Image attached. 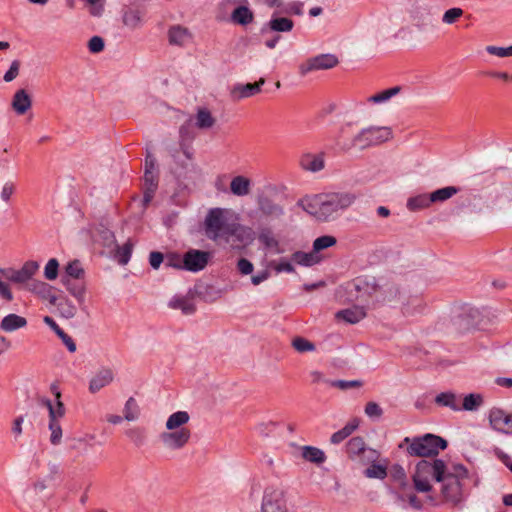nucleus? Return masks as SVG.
<instances>
[{
    "instance_id": "nucleus-27",
    "label": "nucleus",
    "mask_w": 512,
    "mask_h": 512,
    "mask_svg": "<svg viewBox=\"0 0 512 512\" xmlns=\"http://www.w3.org/2000/svg\"><path fill=\"white\" fill-rule=\"evenodd\" d=\"M29 290L37 294L43 300H47L51 305H56L58 297L53 293L54 288L45 282L34 281Z\"/></svg>"
},
{
    "instance_id": "nucleus-60",
    "label": "nucleus",
    "mask_w": 512,
    "mask_h": 512,
    "mask_svg": "<svg viewBox=\"0 0 512 512\" xmlns=\"http://www.w3.org/2000/svg\"><path fill=\"white\" fill-rule=\"evenodd\" d=\"M49 430L51 431L50 442L52 445H59L62 439V428L60 422L49 421Z\"/></svg>"
},
{
    "instance_id": "nucleus-29",
    "label": "nucleus",
    "mask_w": 512,
    "mask_h": 512,
    "mask_svg": "<svg viewBox=\"0 0 512 512\" xmlns=\"http://www.w3.org/2000/svg\"><path fill=\"white\" fill-rule=\"evenodd\" d=\"M43 321L45 324H47L55 333L56 335L62 340L63 344L67 347L69 352H75L76 351V344L74 340L64 332L63 329L59 327V325L54 321V319L50 316H45L43 318Z\"/></svg>"
},
{
    "instance_id": "nucleus-36",
    "label": "nucleus",
    "mask_w": 512,
    "mask_h": 512,
    "mask_svg": "<svg viewBox=\"0 0 512 512\" xmlns=\"http://www.w3.org/2000/svg\"><path fill=\"white\" fill-rule=\"evenodd\" d=\"M302 457L317 465L324 463L326 460L325 453L321 449L313 446H304L302 448Z\"/></svg>"
},
{
    "instance_id": "nucleus-4",
    "label": "nucleus",
    "mask_w": 512,
    "mask_h": 512,
    "mask_svg": "<svg viewBox=\"0 0 512 512\" xmlns=\"http://www.w3.org/2000/svg\"><path fill=\"white\" fill-rule=\"evenodd\" d=\"M448 446L446 439L431 433L417 437H405L398 445L400 449L406 447V453L413 457H436L440 450H445Z\"/></svg>"
},
{
    "instance_id": "nucleus-45",
    "label": "nucleus",
    "mask_w": 512,
    "mask_h": 512,
    "mask_svg": "<svg viewBox=\"0 0 512 512\" xmlns=\"http://www.w3.org/2000/svg\"><path fill=\"white\" fill-rule=\"evenodd\" d=\"M215 123V118L206 108H200L196 115V126L200 129L211 128Z\"/></svg>"
},
{
    "instance_id": "nucleus-33",
    "label": "nucleus",
    "mask_w": 512,
    "mask_h": 512,
    "mask_svg": "<svg viewBox=\"0 0 512 512\" xmlns=\"http://www.w3.org/2000/svg\"><path fill=\"white\" fill-rule=\"evenodd\" d=\"M251 181L245 176H235L230 183V190L236 196H245L250 192Z\"/></svg>"
},
{
    "instance_id": "nucleus-58",
    "label": "nucleus",
    "mask_w": 512,
    "mask_h": 512,
    "mask_svg": "<svg viewBox=\"0 0 512 512\" xmlns=\"http://www.w3.org/2000/svg\"><path fill=\"white\" fill-rule=\"evenodd\" d=\"M59 262L56 258H51L44 269V276L47 280H55L58 277Z\"/></svg>"
},
{
    "instance_id": "nucleus-3",
    "label": "nucleus",
    "mask_w": 512,
    "mask_h": 512,
    "mask_svg": "<svg viewBox=\"0 0 512 512\" xmlns=\"http://www.w3.org/2000/svg\"><path fill=\"white\" fill-rule=\"evenodd\" d=\"M468 477V470L462 464H455L451 469L446 470L441 480L436 482L440 484V493L437 496L438 504L440 502L457 506L463 500V491L461 480Z\"/></svg>"
},
{
    "instance_id": "nucleus-48",
    "label": "nucleus",
    "mask_w": 512,
    "mask_h": 512,
    "mask_svg": "<svg viewBox=\"0 0 512 512\" xmlns=\"http://www.w3.org/2000/svg\"><path fill=\"white\" fill-rule=\"evenodd\" d=\"M124 419L127 421L137 420L140 416V408L134 397H129L124 406Z\"/></svg>"
},
{
    "instance_id": "nucleus-47",
    "label": "nucleus",
    "mask_w": 512,
    "mask_h": 512,
    "mask_svg": "<svg viewBox=\"0 0 512 512\" xmlns=\"http://www.w3.org/2000/svg\"><path fill=\"white\" fill-rule=\"evenodd\" d=\"M63 276H69L70 279L82 280L85 276V271L82 268L81 262L77 259L70 261L65 267V274Z\"/></svg>"
},
{
    "instance_id": "nucleus-7",
    "label": "nucleus",
    "mask_w": 512,
    "mask_h": 512,
    "mask_svg": "<svg viewBox=\"0 0 512 512\" xmlns=\"http://www.w3.org/2000/svg\"><path fill=\"white\" fill-rule=\"evenodd\" d=\"M392 137V131L388 127H369L362 129L355 135L358 148L363 150L388 141Z\"/></svg>"
},
{
    "instance_id": "nucleus-30",
    "label": "nucleus",
    "mask_w": 512,
    "mask_h": 512,
    "mask_svg": "<svg viewBox=\"0 0 512 512\" xmlns=\"http://www.w3.org/2000/svg\"><path fill=\"white\" fill-rule=\"evenodd\" d=\"M113 380V372L110 369L100 370L90 381L89 390L96 393L107 386Z\"/></svg>"
},
{
    "instance_id": "nucleus-14",
    "label": "nucleus",
    "mask_w": 512,
    "mask_h": 512,
    "mask_svg": "<svg viewBox=\"0 0 512 512\" xmlns=\"http://www.w3.org/2000/svg\"><path fill=\"white\" fill-rule=\"evenodd\" d=\"M346 452L351 459H355L357 456H361L368 461H376L379 454L374 449H367L365 442L362 437L357 436L351 438L346 444Z\"/></svg>"
},
{
    "instance_id": "nucleus-46",
    "label": "nucleus",
    "mask_w": 512,
    "mask_h": 512,
    "mask_svg": "<svg viewBox=\"0 0 512 512\" xmlns=\"http://www.w3.org/2000/svg\"><path fill=\"white\" fill-rule=\"evenodd\" d=\"M424 308V301L420 296H410L406 303H403V313L413 315L421 312Z\"/></svg>"
},
{
    "instance_id": "nucleus-26",
    "label": "nucleus",
    "mask_w": 512,
    "mask_h": 512,
    "mask_svg": "<svg viewBox=\"0 0 512 512\" xmlns=\"http://www.w3.org/2000/svg\"><path fill=\"white\" fill-rule=\"evenodd\" d=\"M230 21L236 25L247 26L254 21V13L247 5H239L231 12Z\"/></svg>"
},
{
    "instance_id": "nucleus-53",
    "label": "nucleus",
    "mask_w": 512,
    "mask_h": 512,
    "mask_svg": "<svg viewBox=\"0 0 512 512\" xmlns=\"http://www.w3.org/2000/svg\"><path fill=\"white\" fill-rule=\"evenodd\" d=\"M337 243V240L334 236L331 235H323L316 238L313 242V252H320L324 249L334 246Z\"/></svg>"
},
{
    "instance_id": "nucleus-8",
    "label": "nucleus",
    "mask_w": 512,
    "mask_h": 512,
    "mask_svg": "<svg viewBox=\"0 0 512 512\" xmlns=\"http://www.w3.org/2000/svg\"><path fill=\"white\" fill-rule=\"evenodd\" d=\"M261 512H287L284 490L273 485L267 486L263 492Z\"/></svg>"
},
{
    "instance_id": "nucleus-38",
    "label": "nucleus",
    "mask_w": 512,
    "mask_h": 512,
    "mask_svg": "<svg viewBox=\"0 0 512 512\" xmlns=\"http://www.w3.org/2000/svg\"><path fill=\"white\" fill-rule=\"evenodd\" d=\"M358 427V421L354 419L351 422H348L342 429L333 433L330 442L332 444H339L348 438Z\"/></svg>"
},
{
    "instance_id": "nucleus-17",
    "label": "nucleus",
    "mask_w": 512,
    "mask_h": 512,
    "mask_svg": "<svg viewBox=\"0 0 512 512\" xmlns=\"http://www.w3.org/2000/svg\"><path fill=\"white\" fill-rule=\"evenodd\" d=\"M195 294H201L199 291H193L190 289L188 293L185 296L182 295H175L170 301H169V307L172 309H179L182 311L184 315H192L196 311V305L193 302Z\"/></svg>"
},
{
    "instance_id": "nucleus-57",
    "label": "nucleus",
    "mask_w": 512,
    "mask_h": 512,
    "mask_svg": "<svg viewBox=\"0 0 512 512\" xmlns=\"http://www.w3.org/2000/svg\"><path fill=\"white\" fill-rule=\"evenodd\" d=\"M390 477L401 486L406 485V472L400 464H393L389 470Z\"/></svg>"
},
{
    "instance_id": "nucleus-49",
    "label": "nucleus",
    "mask_w": 512,
    "mask_h": 512,
    "mask_svg": "<svg viewBox=\"0 0 512 512\" xmlns=\"http://www.w3.org/2000/svg\"><path fill=\"white\" fill-rule=\"evenodd\" d=\"M52 390L55 391L57 403H56V406H53V408L50 409L49 421L59 422V419H61L65 415V406L60 401L61 393L57 390V388L54 385L52 386Z\"/></svg>"
},
{
    "instance_id": "nucleus-64",
    "label": "nucleus",
    "mask_w": 512,
    "mask_h": 512,
    "mask_svg": "<svg viewBox=\"0 0 512 512\" xmlns=\"http://www.w3.org/2000/svg\"><path fill=\"white\" fill-rule=\"evenodd\" d=\"M104 47V40L100 36H93L88 42V49L91 53H100L104 50Z\"/></svg>"
},
{
    "instance_id": "nucleus-18",
    "label": "nucleus",
    "mask_w": 512,
    "mask_h": 512,
    "mask_svg": "<svg viewBox=\"0 0 512 512\" xmlns=\"http://www.w3.org/2000/svg\"><path fill=\"white\" fill-rule=\"evenodd\" d=\"M400 296V288L397 283L388 279L378 282L377 302H391Z\"/></svg>"
},
{
    "instance_id": "nucleus-61",
    "label": "nucleus",
    "mask_w": 512,
    "mask_h": 512,
    "mask_svg": "<svg viewBox=\"0 0 512 512\" xmlns=\"http://www.w3.org/2000/svg\"><path fill=\"white\" fill-rule=\"evenodd\" d=\"M184 255L181 256L178 253H169L166 256L165 265L176 269H183Z\"/></svg>"
},
{
    "instance_id": "nucleus-51",
    "label": "nucleus",
    "mask_w": 512,
    "mask_h": 512,
    "mask_svg": "<svg viewBox=\"0 0 512 512\" xmlns=\"http://www.w3.org/2000/svg\"><path fill=\"white\" fill-rule=\"evenodd\" d=\"M401 88L399 86H395L386 90H383L375 95H372L368 98V101L371 103H382L389 100L391 97L397 95L400 92Z\"/></svg>"
},
{
    "instance_id": "nucleus-2",
    "label": "nucleus",
    "mask_w": 512,
    "mask_h": 512,
    "mask_svg": "<svg viewBox=\"0 0 512 512\" xmlns=\"http://www.w3.org/2000/svg\"><path fill=\"white\" fill-rule=\"evenodd\" d=\"M446 470L447 465L441 459H434L433 462L422 459L416 465V470L412 477L414 489L417 492L426 493V500L431 505H438V501L430 481L434 480L436 482L441 480Z\"/></svg>"
},
{
    "instance_id": "nucleus-10",
    "label": "nucleus",
    "mask_w": 512,
    "mask_h": 512,
    "mask_svg": "<svg viewBox=\"0 0 512 512\" xmlns=\"http://www.w3.org/2000/svg\"><path fill=\"white\" fill-rule=\"evenodd\" d=\"M337 64L338 59L335 55L320 54L318 56L309 58L307 61L302 63L299 66V73L301 76H305L312 71L331 69Z\"/></svg>"
},
{
    "instance_id": "nucleus-15",
    "label": "nucleus",
    "mask_w": 512,
    "mask_h": 512,
    "mask_svg": "<svg viewBox=\"0 0 512 512\" xmlns=\"http://www.w3.org/2000/svg\"><path fill=\"white\" fill-rule=\"evenodd\" d=\"M355 124L347 122L343 124L336 137V146L343 152L350 151L352 148H358V141L355 140Z\"/></svg>"
},
{
    "instance_id": "nucleus-39",
    "label": "nucleus",
    "mask_w": 512,
    "mask_h": 512,
    "mask_svg": "<svg viewBox=\"0 0 512 512\" xmlns=\"http://www.w3.org/2000/svg\"><path fill=\"white\" fill-rule=\"evenodd\" d=\"M267 25L275 32H289L293 29L294 22L287 17H272Z\"/></svg>"
},
{
    "instance_id": "nucleus-20",
    "label": "nucleus",
    "mask_w": 512,
    "mask_h": 512,
    "mask_svg": "<svg viewBox=\"0 0 512 512\" xmlns=\"http://www.w3.org/2000/svg\"><path fill=\"white\" fill-rule=\"evenodd\" d=\"M144 188H143V199L142 206L147 208L151 203L155 192L158 188L159 172H151L149 170L144 171Z\"/></svg>"
},
{
    "instance_id": "nucleus-35",
    "label": "nucleus",
    "mask_w": 512,
    "mask_h": 512,
    "mask_svg": "<svg viewBox=\"0 0 512 512\" xmlns=\"http://www.w3.org/2000/svg\"><path fill=\"white\" fill-rule=\"evenodd\" d=\"M258 240L267 249H274L277 253H281L279 241L273 236V232L270 228H262L258 235Z\"/></svg>"
},
{
    "instance_id": "nucleus-44",
    "label": "nucleus",
    "mask_w": 512,
    "mask_h": 512,
    "mask_svg": "<svg viewBox=\"0 0 512 512\" xmlns=\"http://www.w3.org/2000/svg\"><path fill=\"white\" fill-rule=\"evenodd\" d=\"M316 252L306 253L303 251H296L292 254V260L303 266H312L320 261L319 257L315 254Z\"/></svg>"
},
{
    "instance_id": "nucleus-41",
    "label": "nucleus",
    "mask_w": 512,
    "mask_h": 512,
    "mask_svg": "<svg viewBox=\"0 0 512 512\" xmlns=\"http://www.w3.org/2000/svg\"><path fill=\"white\" fill-rule=\"evenodd\" d=\"M484 403V398L479 393H470L463 398V403L461 410L465 411H476L478 410Z\"/></svg>"
},
{
    "instance_id": "nucleus-12",
    "label": "nucleus",
    "mask_w": 512,
    "mask_h": 512,
    "mask_svg": "<svg viewBox=\"0 0 512 512\" xmlns=\"http://www.w3.org/2000/svg\"><path fill=\"white\" fill-rule=\"evenodd\" d=\"M190 437L191 431L188 428L169 430L160 434L162 443L172 450L182 449L189 442Z\"/></svg>"
},
{
    "instance_id": "nucleus-24",
    "label": "nucleus",
    "mask_w": 512,
    "mask_h": 512,
    "mask_svg": "<svg viewBox=\"0 0 512 512\" xmlns=\"http://www.w3.org/2000/svg\"><path fill=\"white\" fill-rule=\"evenodd\" d=\"M230 237H235L237 241L249 245L255 240V232L250 227L232 223L225 242H229Z\"/></svg>"
},
{
    "instance_id": "nucleus-6",
    "label": "nucleus",
    "mask_w": 512,
    "mask_h": 512,
    "mask_svg": "<svg viewBox=\"0 0 512 512\" xmlns=\"http://www.w3.org/2000/svg\"><path fill=\"white\" fill-rule=\"evenodd\" d=\"M347 289L350 294L355 292L356 299L363 303L377 302L378 282L374 277H357Z\"/></svg>"
},
{
    "instance_id": "nucleus-37",
    "label": "nucleus",
    "mask_w": 512,
    "mask_h": 512,
    "mask_svg": "<svg viewBox=\"0 0 512 512\" xmlns=\"http://www.w3.org/2000/svg\"><path fill=\"white\" fill-rule=\"evenodd\" d=\"M189 419V414L186 411H177L168 417L166 421V428L167 430L184 428L183 425H185Z\"/></svg>"
},
{
    "instance_id": "nucleus-16",
    "label": "nucleus",
    "mask_w": 512,
    "mask_h": 512,
    "mask_svg": "<svg viewBox=\"0 0 512 512\" xmlns=\"http://www.w3.org/2000/svg\"><path fill=\"white\" fill-rule=\"evenodd\" d=\"M491 427L501 433L512 434V413L507 414L500 408H492L489 412Z\"/></svg>"
},
{
    "instance_id": "nucleus-19",
    "label": "nucleus",
    "mask_w": 512,
    "mask_h": 512,
    "mask_svg": "<svg viewBox=\"0 0 512 512\" xmlns=\"http://www.w3.org/2000/svg\"><path fill=\"white\" fill-rule=\"evenodd\" d=\"M257 203L259 211L267 218L279 219L285 214L283 206L268 196H259Z\"/></svg>"
},
{
    "instance_id": "nucleus-54",
    "label": "nucleus",
    "mask_w": 512,
    "mask_h": 512,
    "mask_svg": "<svg viewBox=\"0 0 512 512\" xmlns=\"http://www.w3.org/2000/svg\"><path fill=\"white\" fill-rule=\"evenodd\" d=\"M125 434L137 447L142 446L146 439L145 429L141 427L130 428Z\"/></svg>"
},
{
    "instance_id": "nucleus-25",
    "label": "nucleus",
    "mask_w": 512,
    "mask_h": 512,
    "mask_svg": "<svg viewBox=\"0 0 512 512\" xmlns=\"http://www.w3.org/2000/svg\"><path fill=\"white\" fill-rule=\"evenodd\" d=\"M11 106L18 115H24L32 106V98L25 89H19L15 92Z\"/></svg>"
},
{
    "instance_id": "nucleus-11",
    "label": "nucleus",
    "mask_w": 512,
    "mask_h": 512,
    "mask_svg": "<svg viewBox=\"0 0 512 512\" xmlns=\"http://www.w3.org/2000/svg\"><path fill=\"white\" fill-rule=\"evenodd\" d=\"M146 13L147 8L145 4L132 2L123 8V23L130 29H136L142 25Z\"/></svg>"
},
{
    "instance_id": "nucleus-40",
    "label": "nucleus",
    "mask_w": 512,
    "mask_h": 512,
    "mask_svg": "<svg viewBox=\"0 0 512 512\" xmlns=\"http://www.w3.org/2000/svg\"><path fill=\"white\" fill-rule=\"evenodd\" d=\"M458 191L459 188L455 186H446L430 193V200L432 203L444 202L456 195Z\"/></svg>"
},
{
    "instance_id": "nucleus-59",
    "label": "nucleus",
    "mask_w": 512,
    "mask_h": 512,
    "mask_svg": "<svg viewBox=\"0 0 512 512\" xmlns=\"http://www.w3.org/2000/svg\"><path fill=\"white\" fill-rule=\"evenodd\" d=\"M329 383L332 387H336L341 390L360 388L363 385V382L360 380H332L329 381Z\"/></svg>"
},
{
    "instance_id": "nucleus-21",
    "label": "nucleus",
    "mask_w": 512,
    "mask_h": 512,
    "mask_svg": "<svg viewBox=\"0 0 512 512\" xmlns=\"http://www.w3.org/2000/svg\"><path fill=\"white\" fill-rule=\"evenodd\" d=\"M264 83L265 79L260 78V80L255 83L236 84L231 90V97L239 101L254 96L261 92V87Z\"/></svg>"
},
{
    "instance_id": "nucleus-5",
    "label": "nucleus",
    "mask_w": 512,
    "mask_h": 512,
    "mask_svg": "<svg viewBox=\"0 0 512 512\" xmlns=\"http://www.w3.org/2000/svg\"><path fill=\"white\" fill-rule=\"evenodd\" d=\"M231 226L232 223L227 222L222 208H212L209 210L204 221L205 235L213 241H225Z\"/></svg>"
},
{
    "instance_id": "nucleus-50",
    "label": "nucleus",
    "mask_w": 512,
    "mask_h": 512,
    "mask_svg": "<svg viewBox=\"0 0 512 512\" xmlns=\"http://www.w3.org/2000/svg\"><path fill=\"white\" fill-rule=\"evenodd\" d=\"M371 462H372V464L369 467H367L363 472L365 477L375 478V479H380V480H383L384 478H386L388 475L387 467L384 465L375 463V461H371Z\"/></svg>"
},
{
    "instance_id": "nucleus-55",
    "label": "nucleus",
    "mask_w": 512,
    "mask_h": 512,
    "mask_svg": "<svg viewBox=\"0 0 512 512\" xmlns=\"http://www.w3.org/2000/svg\"><path fill=\"white\" fill-rule=\"evenodd\" d=\"M292 346L299 353L312 352L316 349V346L313 342L300 336L295 337L292 340Z\"/></svg>"
},
{
    "instance_id": "nucleus-63",
    "label": "nucleus",
    "mask_w": 512,
    "mask_h": 512,
    "mask_svg": "<svg viewBox=\"0 0 512 512\" xmlns=\"http://www.w3.org/2000/svg\"><path fill=\"white\" fill-rule=\"evenodd\" d=\"M486 51L490 55H496L498 57H510L512 56V46L509 47H497V46H487Z\"/></svg>"
},
{
    "instance_id": "nucleus-31",
    "label": "nucleus",
    "mask_w": 512,
    "mask_h": 512,
    "mask_svg": "<svg viewBox=\"0 0 512 512\" xmlns=\"http://www.w3.org/2000/svg\"><path fill=\"white\" fill-rule=\"evenodd\" d=\"M27 325V320L17 314H8L5 316L1 323L0 329L6 332H12L14 330L23 328Z\"/></svg>"
},
{
    "instance_id": "nucleus-22",
    "label": "nucleus",
    "mask_w": 512,
    "mask_h": 512,
    "mask_svg": "<svg viewBox=\"0 0 512 512\" xmlns=\"http://www.w3.org/2000/svg\"><path fill=\"white\" fill-rule=\"evenodd\" d=\"M300 167L309 172H319L325 167L324 153H304L299 159Z\"/></svg>"
},
{
    "instance_id": "nucleus-9",
    "label": "nucleus",
    "mask_w": 512,
    "mask_h": 512,
    "mask_svg": "<svg viewBox=\"0 0 512 512\" xmlns=\"http://www.w3.org/2000/svg\"><path fill=\"white\" fill-rule=\"evenodd\" d=\"M39 264L36 261H26L21 269L13 268L0 269V273L9 281L23 284L27 283L38 271Z\"/></svg>"
},
{
    "instance_id": "nucleus-13",
    "label": "nucleus",
    "mask_w": 512,
    "mask_h": 512,
    "mask_svg": "<svg viewBox=\"0 0 512 512\" xmlns=\"http://www.w3.org/2000/svg\"><path fill=\"white\" fill-rule=\"evenodd\" d=\"M210 253L207 251L190 249L184 253L183 270L198 272L203 270L209 261Z\"/></svg>"
},
{
    "instance_id": "nucleus-43",
    "label": "nucleus",
    "mask_w": 512,
    "mask_h": 512,
    "mask_svg": "<svg viewBox=\"0 0 512 512\" xmlns=\"http://www.w3.org/2000/svg\"><path fill=\"white\" fill-rule=\"evenodd\" d=\"M133 246V242L130 239L122 246L116 244L115 258L119 264L126 265L129 262Z\"/></svg>"
},
{
    "instance_id": "nucleus-56",
    "label": "nucleus",
    "mask_w": 512,
    "mask_h": 512,
    "mask_svg": "<svg viewBox=\"0 0 512 512\" xmlns=\"http://www.w3.org/2000/svg\"><path fill=\"white\" fill-rule=\"evenodd\" d=\"M17 185L14 181L8 180L6 181L0 191V198L1 200L6 203L10 204L12 196L16 193Z\"/></svg>"
},
{
    "instance_id": "nucleus-34",
    "label": "nucleus",
    "mask_w": 512,
    "mask_h": 512,
    "mask_svg": "<svg viewBox=\"0 0 512 512\" xmlns=\"http://www.w3.org/2000/svg\"><path fill=\"white\" fill-rule=\"evenodd\" d=\"M435 403L438 406L449 407L453 411H460L461 407L458 404V397L455 393L448 391L442 392L435 397Z\"/></svg>"
},
{
    "instance_id": "nucleus-23",
    "label": "nucleus",
    "mask_w": 512,
    "mask_h": 512,
    "mask_svg": "<svg viewBox=\"0 0 512 512\" xmlns=\"http://www.w3.org/2000/svg\"><path fill=\"white\" fill-rule=\"evenodd\" d=\"M61 283L66 287L67 291L82 304L85 300L86 285L84 279H70L69 276H62Z\"/></svg>"
},
{
    "instance_id": "nucleus-32",
    "label": "nucleus",
    "mask_w": 512,
    "mask_h": 512,
    "mask_svg": "<svg viewBox=\"0 0 512 512\" xmlns=\"http://www.w3.org/2000/svg\"><path fill=\"white\" fill-rule=\"evenodd\" d=\"M189 37L188 29L180 25L172 26L168 31L169 43L172 45L183 46Z\"/></svg>"
},
{
    "instance_id": "nucleus-28",
    "label": "nucleus",
    "mask_w": 512,
    "mask_h": 512,
    "mask_svg": "<svg viewBox=\"0 0 512 512\" xmlns=\"http://www.w3.org/2000/svg\"><path fill=\"white\" fill-rule=\"evenodd\" d=\"M366 316V311L362 306H353L351 308L340 310L336 313L338 320H343L349 324H356Z\"/></svg>"
},
{
    "instance_id": "nucleus-1",
    "label": "nucleus",
    "mask_w": 512,
    "mask_h": 512,
    "mask_svg": "<svg viewBox=\"0 0 512 512\" xmlns=\"http://www.w3.org/2000/svg\"><path fill=\"white\" fill-rule=\"evenodd\" d=\"M355 200L356 195L351 192L321 193L304 209L319 221H329L339 211L349 208Z\"/></svg>"
},
{
    "instance_id": "nucleus-52",
    "label": "nucleus",
    "mask_w": 512,
    "mask_h": 512,
    "mask_svg": "<svg viewBox=\"0 0 512 512\" xmlns=\"http://www.w3.org/2000/svg\"><path fill=\"white\" fill-rule=\"evenodd\" d=\"M58 310L61 315L67 319L73 318L77 313L76 306L67 298H63L61 301H57Z\"/></svg>"
},
{
    "instance_id": "nucleus-42",
    "label": "nucleus",
    "mask_w": 512,
    "mask_h": 512,
    "mask_svg": "<svg viewBox=\"0 0 512 512\" xmlns=\"http://www.w3.org/2000/svg\"><path fill=\"white\" fill-rule=\"evenodd\" d=\"M431 204L430 194H419L408 199L407 208L410 211H418L428 208Z\"/></svg>"
},
{
    "instance_id": "nucleus-62",
    "label": "nucleus",
    "mask_w": 512,
    "mask_h": 512,
    "mask_svg": "<svg viewBox=\"0 0 512 512\" xmlns=\"http://www.w3.org/2000/svg\"><path fill=\"white\" fill-rule=\"evenodd\" d=\"M463 15V10L458 7L450 8L448 9L443 17L442 21L446 24H452L454 23L458 18H460Z\"/></svg>"
}]
</instances>
